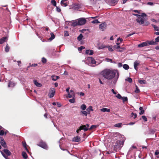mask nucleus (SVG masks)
Returning a JSON list of instances; mask_svg holds the SVG:
<instances>
[{
	"instance_id": "nucleus-1",
	"label": "nucleus",
	"mask_w": 159,
	"mask_h": 159,
	"mask_svg": "<svg viewBox=\"0 0 159 159\" xmlns=\"http://www.w3.org/2000/svg\"><path fill=\"white\" fill-rule=\"evenodd\" d=\"M101 75L105 79L111 80H112L113 84L115 85L119 76V73L117 70L109 69H105L100 73Z\"/></svg>"
},
{
	"instance_id": "nucleus-2",
	"label": "nucleus",
	"mask_w": 159,
	"mask_h": 159,
	"mask_svg": "<svg viewBox=\"0 0 159 159\" xmlns=\"http://www.w3.org/2000/svg\"><path fill=\"white\" fill-rule=\"evenodd\" d=\"M136 21L139 23L140 25L144 26H147L150 24V23L148 21L145 20V19H143V18H140L138 17L136 19Z\"/></svg>"
},
{
	"instance_id": "nucleus-3",
	"label": "nucleus",
	"mask_w": 159,
	"mask_h": 159,
	"mask_svg": "<svg viewBox=\"0 0 159 159\" xmlns=\"http://www.w3.org/2000/svg\"><path fill=\"white\" fill-rule=\"evenodd\" d=\"M124 141H117L114 145V148L115 150L117 149L118 148L121 147L124 144Z\"/></svg>"
},
{
	"instance_id": "nucleus-4",
	"label": "nucleus",
	"mask_w": 159,
	"mask_h": 159,
	"mask_svg": "<svg viewBox=\"0 0 159 159\" xmlns=\"http://www.w3.org/2000/svg\"><path fill=\"white\" fill-rule=\"evenodd\" d=\"M37 145L45 149H47L48 148V146L46 143L43 141H41L39 143L37 144Z\"/></svg>"
},
{
	"instance_id": "nucleus-5",
	"label": "nucleus",
	"mask_w": 159,
	"mask_h": 159,
	"mask_svg": "<svg viewBox=\"0 0 159 159\" xmlns=\"http://www.w3.org/2000/svg\"><path fill=\"white\" fill-rule=\"evenodd\" d=\"M79 25H81L85 24L86 22V20L84 18H81L78 20Z\"/></svg>"
},
{
	"instance_id": "nucleus-6",
	"label": "nucleus",
	"mask_w": 159,
	"mask_h": 159,
	"mask_svg": "<svg viewBox=\"0 0 159 159\" xmlns=\"http://www.w3.org/2000/svg\"><path fill=\"white\" fill-rule=\"evenodd\" d=\"M49 96L50 98L53 97L54 95L55 92V89L53 88H51L49 91Z\"/></svg>"
},
{
	"instance_id": "nucleus-7",
	"label": "nucleus",
	"mask_w": 159,
	"mask_h": 159,
	"mask_svg": "<svg viewBox=\"0 0 159 159\" xmlns=\"http://www.w3.org/2000/svg\"><path fill=\"white\" fill-rule=\"evenodd\" d=\"M0 143L2 146L4 148H6L7 147V146L6 143L2 137H0Z\"/></svg>"
},
{
	"instance_id": "nucleus-8",
	"label": "nucleus",
	"mask_w": 159,
	"mask_h": 159,
	"mask_svg": "<svg viewBox=\"0 0 159 159\" xmlns=\"http://www.w3.org/2000/svg\"><path fill=\"white\" fill-rule=\"evenodd\" d=\"M107 25V24L106 23H103L99 25V29L102 31H103L106 29Z\"/></svg>"
},
{
	"instance_id": "nucleus-9",
	"label": "nucleus",
	"mask_w": 159,
	"mask_h": 159,
	"mask_svg": "<svg viewBox=\"0 0 159 159\" xmlns=\"http://www.w3.org/2000/svg\"><path fill=\"white\" fill-rule=\"evenodd\" d=\"M82 129H83L84 131H86L88 130V128L85 125H83L79 127V128L77 130L76 132L77 133H78L79 131Z\"/></svg>"
},
{
	"instance_id": "nucleus-10",
	"label": "nucleus",
	"mask_w": 159,
	"mask_h": 159,
	"mask_svg": "<svg viewBox=\"0 0 159 159\" xmlns=\"http://www.w3.org/2000/svg\"><path fill=\"white\" fill-rule=\"evenodd\" d=\"M140 62L139 61H136L134 62V67L135 69L137 70H138L137 66H139Z\"/></svg>"
},
{
	"instance_id": "nucleus-11",
	"label": "nucleus",
	"mask_w": 159,
	"mask_h": 159,
	"mask_svg": "<svg viewBox=\"0 0 159 159\" xmlns=\"http://www.w3.org/2000/svg\"><path fill=\"white\" fill-rule=\"evenodd\" d=\"M148 43V45H153L157 44V41L155 40V41H153V40H148L147 42Z\"/></svg>"
},
{
	"instance_id": "nucleus-12",
	"label": "nucleus",
	"mask_w": 159,
	"mask_h": 159,
	"mask_svg": "<svg viewBox=\"0 0 159 159\" xmlns=\"http://www.w3.org/2000/svg\"><path fill=\"white\" fill-rule=\"evenodd\" d=\"M88 60L90 62H91L93 64H94L96 63V61L92 57H89L88 58Z\"/></svg>"
},
{
	"instance_id": "nucleus-13",
	"label": "nucleus",
	"mask_w": 159,
	"mask_h": 159,
	"mask_svg": "<svg viewBox=\"0 0 159 159\" xmlns=\"http://www.w3.org/2000/svg\"><path fill=\"white\" fill-rule=\"evenodd\" d=\"M148 45V43L147 42H143L138 45V47L139 48H142Z\"/></svg>"
},
{
	"instance_id": "nucleus-14",
	"label": "nucleus",
	"mask_w": 159,
	"mask_h": 159,
	"mask_svg": "<svg viewBox=\"0 0 159 159\" xmlns=\"http://www.w3.org/2000/svg\"><path fill=\"white\" fill-rule=\"evenodd\" d=\"M80 140V138L79 137L76 136V137H74L72 139V141L75 142H78Z\"/></svg>"
},
{
	"instance_id": "nucleus-15",
	"label": "nucleus",
	"mask_w": 159,
	"mask_h": 159,
	"mask_svg": "<svg viewBox=\"0 0 159 159\" xmlns=\"http://www.w3.org/2000/svg\"><path fill=\"white\" fill-rule=\"evenodd\" d=\"M78 23V21L77 20H75V21H73L72 22V25L73 26V27H75L78 25H79V24Z\"/></svg>"
},
{
	"instance_id": "nucleus-16",
	"label": "nucleus",
	"mask_w": 159,
	"mask_h": 159,
	"mask_svg": "<svg viewBox=\"0 0 159 159\" xmlns=\"http://www.w3.org/2000/svg\"><path fill=\"white\" fill-rule=\"evenodd\" d=\"M34 84L35 85H36L37 87H40L42 86V84H41L38 82L37 80H34Z\"/></svg>"
},
{
	"instance_id": "nucleus-17",
	"label": "nucleus",
	"mask_w": 159,
	"mask_h": 159,
	"mask_svg": "<svg viewBox=\"0 0 159 159\" xmlns=\"http://www.w3.org/2000/svg\"><path fill=\"white\" fill-rule=\"evenodd\" d=\"M101 111L103 112H110V109H107L106 108H104L102 109H101L100 110Z\"/></svg>"
},
{
	"instance_id": "nucleus-18",
	"label": "nucleus",
	"mask_w": 159,
	"mask_h": 159,
	"mask_svg": "<svg viewBox=\"0 0 159 159\" xmlns=\"http://www.w3.org/2000/svg\"><path fill=\"white\" fill-rule=\"evenodd\" d=\"M3 151L8 156H10L11 154V153L10 151L7 149H4L3 150Z\"/></svg>"
},
{
	"instance_id": "nucleus-19",
	"label": "nucleus",
	"mask_w": 159,
	"mask_h": 159,
	"mask_svg": "<svg viewBox=\"0 0 159 159\" xmlns=\"http://www.w3.org/2000/svg\"><path fill=\"white\" fill-rule=\"evenodd\" d=\"M87 111L88 112L89 114L90 113V111H93V109L92 107L91 106H90L89 107L86 109Z\"/></svg>"
},
{
	"instance_id": "nucleus-20",
	"label": "nucleus",
	"mask_w": 159,
	"mask_h": 159,
	"mask_svg": "<svg viewBox=\"0 0 159 159\" xmlns=\"http://www.w3.org/2000/svg\"><path fill=\"white\" fill-rule=\"evenodd\" d=\"M52 80L54 81H56L57 79L59 78V77L57 76L52 75L51 76Z\"/></svg>"
},
{
	"instance_id": "nucleus-21",
	"label": "nucleus",
	"mask_w": 159,
	"mask_h": 159,
	"mask_svg": "<svg viewBox=\"0 0 159 159\" xmlns=\"http://www.w3.org/2000/svg\"><path fill=\"white\" fill-rule=\"evenodd\" d=\"M51 37L48 40H52L55 38V35L52 32L50 33Z\"/></svg>"
},
{
	"instance_id": "nucleus-22",
	"label": "nucleus",
	"mask_w": 159,
	"mask_h": 159,
	"mask_svg": "<svg viewBox=\"0 0 159 159\" xmlns=\"http://www.w3.org/2000/svg\"><path fill=\"white\" fill-rule=\"evenodd\" d=\"M15 85V84L12 82H10L8 84V87H13Z\"/></svg>"
},
{
	"instance_id": "nucleus-23",
	"label": "nucleus",
	"mask_w": 159,
	"mask_h": 159,
	"mask_svg": "<svg viewBox=\"0 0 159 159\" xmlns=\"http://www.w3.org/2000/svg\"><path fill=\"white\" fill-rule=\"evenodd\" d=\"M22 156L25 159H27V154H26V153L25 152H22Z\"/></svg>"
},
{
	"instance_id": "nucleus-24",
	"label": "nucleus",
	"mask_w": 159,
	"mask_h": 159,
	"mask_svg": "<svg viewBox=\"0 0 159 159\" xmlns=\"http://www.w3.org/2000/svg\"><path fill=\"white\" fill-rule=\"evenodd\" d=\"M152 25L154 28L155 30L156 31H159V27H157L153 24H152Z\"/></svg>"
},
{
	"instance_id": "nucleus-25",
	"label": "nucleus",
	"mask_w": 159,
	"mask_h": 159,
	"mask_svg": "<svg viewBox=\"0 0 159 159\" xmlns=\"http://www.w3.org/2000/svg\"><path fill=\"white\" fill-rule=\"evenodd\" d=\"M139 110L140 111V112L139 113V114H143L144 112V111L143 109V107H140L139 108Z\"/></svg>"
},
{
	"instance_id": "nucleus-26",
	"label": "nucleus",
	"mask_w": 159,
	"mask_h": 159,
	"mask_svg": "<svg viewBox=\"0 0 159 159\" xmlns=\"http://www.w3.org/2000/svg\"><path fill=\"white\" fill-rule=\"evenodd\" d=\"M52 4L54 6H56L57 3L55 0H52L51 1Z\"/></svg>"
},
{
	"instance_id": "nucleus-27",
	"label": "nucleus",
	"mask_w": 159,
	"mask_h": 159,
	"mask_svg": "<svg viewBox=\"0 0 159 159\" xmlns=\"http://www.w3.org/2000/svg\"><path fill=\"white\" fill-rule=\"evenodd\" d=\"M139 82L141 84H145L146 83V81L144 80H139Z\"/></svg>"
},
{
	"instance_id": "nucleus-28",
	"label": "nucleus",
	"mask_w": 159,
	"mask_h": 159,
	"mask_svg": "<svg viewBox=\"0 0 159 159\" xmlns=\"http://www.w3.org/2000/svg\"><path fill=\"white\" fill-rule=\"evenodd\" d=\"M70 93L73 96V98H75V94L74 92V91L72 90H70Z\"/></svg>"
},
{
	"instance_id": "nucleus-29",
	"label": "nucleus",
	"mask_w": 159,
	"mask_h": 159,
	"mask_svg": "<svg viewBox=\"0 0 159 159\" xmlns=\"http://www.w3.org/2000/svg\"><path fill=\"white\" fill-rule=\"evenodd\" d=\"M86 108V106L85 104H82L80 107V108L83 110H85Z\"/></svg>"
},
{
	"instance_id": "nucleus-30",
	"label": "nucleus",
	"mask_w": 159,
	"mask_h": 159,
	"mask_svg": "<svg viewBox=\"0 0 159 159\" xmlns=\"http://www.w3.org/2000/svg\"><path fill=\"white\" fill-rule=\"evenodd\" d=\"M123 68L125 70H128L129 68V66L128 65L125 64L123 65Z\"/></svg>"
},
{
	"instance_id": "nucleus-31",
	"label": "nucleus",
	"mask_w": 159,
	"mask_h": 159,
	"mask_svg": "<svg viewBox=\"0 0 159 159\" xmlns=\"http://www.w3.org/2000/svg\"><path fill=\"white\" fill-rule=\"evenodd\" d=\"M147 16V15L144 13H142L141 15H140V17H139V18H143V19H144V17H145Z\"/></svg>"
},
{
	"instance_id": "nucleus-32",
	"label": "nucleus",
	"mask_w": 159,
	"mask_h": 159,
	"mask_svg": "<svg viewBox=\"0 0 159 159\" xmlns=\"http://www.w3.org/2000/svg\"><path fill=\"white\" fill-rule=\"evenodd\" d=\"M81 113L85 116H87V114H88V112L87 111H81Z\"/></svg>"
},
{
	"instance_id": "nucleus-33",
	"label": "nucleus",
	"mask_w": 159,
	"mask_h": 159,
	"mask_svg": "<svg viewBox=\"0 0 159 159\" xmlns=\"http://www.w3.org/2000/svg\"><path fill=\"white\" fill-rule=\"evenodd\" d=\"M122 100L123 102H125L127 101L128 99L127 97H122V98L121 99Z\"/></svg>"
},
{
	"instance_id": "nucleus-34",
	"label": "nucleus",
	"mask_w": 159,
	"mask_h": 159,
	"mask_svg": "<svg viewBox=\"0 0 159 159\" xmlns=\"http://www.w3.org/2000/svg\"><path fill=\"white\" fill-rule=\"evenodd\" d=\"M83 37V35L82 34H80L77 37V40H82Z\"/></svg>"
},
{
	"instance_id": "nucleus-35",
	"label": "nucleus",
	"mask_w": 159,
	"mask_h": 159,
	"mask_svg": "<svg viewBox=\"0 0 159 159\" xmlns=\"http://www.w3.org/2000/svg\"><path fill=\"white\" fill-rule=\"evenodd\" d=\"M74 98H73L72 99H70L69 100V102L71 103H75V101Z\"/></svg>"
},
{
	"instance_id": "nucleus-36",
	"label": "nucleus",
	"mask_w": 159,
	"mask_h": 159,
	"mask_svg": "<svg viewBox=\"0 0 159 159\" xmlns=\"http://www.w3.org/2000/svg\"><path fill=\"white\" fill-rule=\"evenodd\" d=\"M118 0H111V2L112 4H116Z\"/></svg>"
},
{
	"instance_id": "nucleus-37",
	"label": "nucleus",
	"mask_w": 159,
	"mask_h": 159,
	"mask_svg": "<svg viewBox=\"0 0 159 159\" xmlns=\"http://www.w3.org/2000/svg\"><path fill=\"white\" fill-rule=\"evenodd\" d=\"M9 47L8 44H7V45L6 46V48H5V51L6 52H9Z\"/></svg>"
},
{
	"instance_id": "nucleus-38",
	"label": "nucleus",
	"mask_w": 159,
	"mask_h": 159,
	"mask_svg": "<svg viewBox=\"0 0 159 159\" xmlns=\"http://www.w3.org/2000/svg\"><path fill=\"white\" fill-rule=\"evenodd\" d=\"M155 131L153 129H150L149 130V133L150 134H153Z\"/></svg>"
},
{
	"instance_id": "nucleus-39",
	"label": "nucleus",
	"mask_w": 159,
	"mask_h": 159,
	"mask_svg": "<svg viewBox=\"0 0 159 159\" xmlns=\"http://www.w3.org/2000/svg\"><path fill=\"white\" fill-rule=\"evenodd\" d=\"M137 114H134L133 112H132L131 114V116L133 117L134 119H135L137 117Z\"/></svg>"
},
{
	"instance_id": "nucleus-40",
	"label": "nucleus",
	"mask_w": 159,
	"mask_h": 159,
	"mask_svg": "<svg viewBox=\"0 0 159 159\" xmlns=\"http://www.w3.org/2000/svg\"><path fill=\"white\" fill-rule=\"evenodd\" d=\"M92 23L93 24L99 23L100 22L98 20H95L92 21Z\"/></svg>"
},
{
	"instance_id": "nucleus-41",
	"label": "nucleus",
	"mask_w": 159,
	"mask_h": 159,
	"mask_svg": "<svg viewBox=\"0 0 159 159\" xmlns=\"http://www.w3.org/2000/svg\"><path fill=\"white\" fill-rule=\"evenodd\" d=\"M136 90H135V92L136 93H138L140 92L139 89L138 87L136 85Z\"/></svg>"
},
{
	"instance_id": "nucleus-42",
	"label": "nucleus",
	"mask_w": 159,
	"mask_h": 159,
	"mask_svg": "<svg viewBox=\"0 0 159 159\" xmlns=\"http://www.w3.org/2000/svg\"><path fill=\"white\" fill-rule=\"evenodd\" d=\"M122 124L121 123H119L117 124H115L114 125V126L117 127H120L121 126Z\"/></svg>"
},
{
	"instance_id": "nucleus-43",
	"label": "nucleus",
	"mask_w": 159,
	"mask_h": 159,
	"mask_svg": "<svg viewBox=\"0 0 159 159\" xmlns=\"http://www.w3.org/2000/svg\"><path fill=\"white\" fill-rule=\"evenodd\" d=\"M119 44H120V43H116V44H117V45H115L114 46V47L116 48L117 49H118L119 48H120V46H119Z\"/></svg>"
},
{
	"instance_id": "nucleus-44",
	"label": "nucleus",
	"mask_w": 159,
	"mask_h": 159,
	"mask_svg": "<svg viewBox=\"0 0 159 159\" xmlns=\"http://www.w3.org/2000/svg\"><path fill=\"white\" fill-rule=\"evenodd\" d=\"M98 126V125H92L90 128L89 129H93L95 128Z\"/></svg>"
},
{
	"instance_id": "nucleus-45",
	"label": "nucleus",
	"mask_w": 159,
	"mask_h": 159,
	"mask_svg": "<svg viewBox=\"0 0 159 159\" xmlns=\"http://www.w3.org/2000/svg\"><path fill=\"white\" fill-rule=\"evenodd\" d=\"M126 80L129 83H131L132 82V80L131 78H128Z\"/></svg>"
},
{
	"instance_id": "nucleus-46",
	"label": "nucleus",
	"mask_w": 159,
	"mask_h": 159,
	"mask_svg": "<svg viewBox=\"0 0 159 159\" xmlns=\"http://www.w3.org/2000/svg\"><path fill=\"white\" fill-rule=\"evenodd\" d=\"M23 146L25 148V150L27 151V152H29V151L26 147V143H24L23 144Z\"/></svg>"
},
{
	"instance_id": "nucleus-47",
	"label": "nucleus",
	"mask_w": 159,
	"mask_h": 159,
	"mask_svg": "<svg viewBox=\"0 0 159 159\" xmlns=\"http://www.w3.org/2000/svg\"><path fill=\"white\" fill-rule=\"evenodd\" d=\"M155 155H157V157L158 158L159 157V152L158 151H156L155 153Z\"/></svg>"
},
{
	"instance_id": "nucleus-48",
	"label": "nucleus",
	"mask_w": 159,
	"mask_h": 159,
	"mask_svg": "<svg viewBox=\"0 0 159 159\" xmlns=\"http://www.w3.org/2000/svg\"><path fill=\"white\" fill-rule=\"evenodd\" d=\"M116 97L119 99H121L122 97L120 94H118L116 96Z\"/></svg>"
},
{
	"instance_id": "nucleus-49",
	"label": "nucleus",
	"mask_w": 159,
	"mask_h": 159,
	"mask_svg": "<svg viewBox=\"0 0 159 159\" xmlns=\"http://www.w3.org/2000/svg\"><path fill=\"white\" fill-rule=\"evenodd\" d=\"M142 117L145 121H146L147 120V119L145 116H143Z\"/></svg>"
},
{
	"instance_id": "nucleus-50",
	"label": "nucleus",
	"mask_w": 159,
	"mask_h": 159,
	"mask_svg": "<svg viewBox=\"0 0 159 159\" xmlns=\"http://www.w3.org/2000/svg\"><path fill=\"white\" fill-rule=\"evenodd\" d=\"M42 61L43 63H45L46 62L47 60H46V59H45V58L43 57L42 58Z\"/></svg>"
},
{
	"instance_id": "nucleus-51",
	"label": "nucleus",
	"mask_w": 159,
	"mask_h": 159,
	"mask_svg": "<svg viewBox=\"0 0 159 159\" xmlns=\"http://www.w3.org/2000/svg\"><path fill=\"white\" fill-rule=\"evenodd\" d=\"M151 20L153 22H156V23L158 22L159 21V20H155L154 19H151Z\"/></svg>"
},
{
	"instance_id": "nucleus-52",
	"label": "nucleus",
	"mask_w": 159,
	"mask_h": 159,
	"mask_svg": "<svg viewBox=\"0 0 159 159\" xmlns=\"http://www.w3.org/2000/svg\"><path fill=\"white\" fill-rule=\"evenodd\" d=\"M8 38V36H6L3 37L1 39H0V40H6Z\"/></svg>"
},
{
	"instance_id": "nucleus-53",
	"label": "nucleus",
	"mask_w": 159,
	"mask_h": 159,
	"mask_svg": "<svg viewBox=\"0 0 159 159\" xmlns=\"http://www.w3.org/2000/svg\"><path fill=\"white\" fill-rule=\"evenodd\" d=\"M85 47L84 46H82L78 48V50L80 51H81L83 49H84Z\"/></svg>"
},
{
	"instance_id": "nucleus-54",
	"label": "nucleus",
	"mask_w": 159,
	"mask_h": 159,
	"mask_svg": "<svg viewBox=\"0 0 159 159\" xmlns=\"http://www.w3.org/2000/svg\"><path fill=\"white\" fill-rule=\"evenodd\" d=\"M105 47V46L104 45H102L98 47V48L99 49H102L103 48Z\"/></svg>"
},
{
	"instance_id": "nucleus-55",
	"label": "nucleus",
	"mask_w": 159,
	"mask_h": 159,
	"mask_svg": "<svg viewBox=\"0 0 159 159\" xmlns=\"http://www.w3.org/2000/svg\"><path fill=\"white\" fill-rule=\"evenodd\" d=\"M108 50L110 52H112L113 51V49L112 48L111 46H109L108 47Z\"/></svg>"
},
{
	"instance_id": "nucleus-56",
	"label": "nucleus",
	"mask_w": 159,
	"mask_h": 159,
	"mask_svg": "<svg viewBox=\"0 0 159 159\" xmlns=\"http://www.w3.org/2000/svg\"><path fill=\"white\" fill-rule=\"evenodd\" d=\"M61 5L62 6H64L65 7L67 6V4L66 3L63 2L62 4H61Z\"/></svg>"
},
{
	"instance_id": "nucleus-57",
	"label": "nucleus",
	"mask_w": 159,
	"mask_h": 159,
	"mask_svg": "<svg viewBox=\"0 0 159 159\" xmlns=\"http://www.w3.org/2000/svg\"><path fill=\"white\" fill-rule=\"evenodd\" d=\"M68 95L69 98H73V96L70 93H68Z\"/></svg>"
},
{
	"instance_id": "nucleus-58",
	"label": "nucleus",
	"mask_w": 159,
	"mask_h": 159,
	"mask_svg": "<svg viewBox=\"0 0 159 159\" xmlns=\"http://www.w3.org/2000/svg\"><path fill=\"white\" fill-rule=\"evenodd\" d=\"M4 134V131L2 130H1L0 131V135H3Z\"/></svg>"
},
{
	"instance_id": "nucleus-59",
	"label": "nucleus",
	"mask_w": 159,
	"mask_h": 159,
	"mask_svg": "<svg viewBox=\"0 0 159 159\" xmlns=\"http://www.w3.org/2000/svg\"><path fill=\"white\" fill-rule=\"evenodd\" d=\"M77 94H80L81 96H84V94L82 92L78 93Z\"/></svg>"
},
{
	"instance_id": "nucleus-60",
	"label": "nucleus",
	"mask_w": 159,
	"mask_h": 159,
	"mask_svg": "<svg viewBox=\"0 0 159 159\" xmlns=\"http://www.w3.org/2000/svg\"><path fill=\"white\" fill-rule=\"evenodd\" d=\"M65 36H68L69 35L67 31H65V34H64Z\"/></svg>"
},
{
	"instance_id": "nucleus-61",
	"label": "nucleus",
	"mask_w": 159,
	"mask_h": 159,
	"mask_svg": "<svg viewBox=\"0 0 159 159\" xmlns=\"http://www.w3.org/2000/svg\"><path fill=\"white\" fill-rule=\"evenodd\" d=\"M148 5H149L150 6H152L153 5V3L152 2H148L147 4Z\"/></svg>"
},
{
	"instance_id": "nucleus-62",
	"label": "nucleus",
	"mask_w": 159,
	"mask_h": 159,
	"mask_svg": "<svg viewBox=\"0 0 159 159\" xmlns=\"http://www.w3.org/2000/svg\"><path fill=\"white\" fill-rule=\"evenodd\" d=\"M57 11L58 12H60L61 11V9L58 7H56Z\"/></svg>"
},
{
	"instance_id": "nucleus-63",
	"label": "nucleus",
	"mask_w": 159,
	"mask_h": 159,
	"mask_svg": "<svg viewBox=\"0 0 159 159\" xmlns=\"http://www.w3.org/2000/svg\"><path fill=\"white\" fill-rule=\"evenodd\" d=\"M135 33H132L131 34H129L128 35H127L126 36V38H127V37H128L129 36H131V35L134 34Z\"/></svg>"
},
{
	"instance_id": "nucleus-64",
	"label": "nucleus",
	"mask_w": 159,
	"mask_h": 159,
	"mask_svg": "<svg viewBox=\"0 0 159 159\" xmlns=\"http://www.w3.org/2000/svg\"><path fill=\"white\" fill-rule=\"evenodd\" d=\"M118 66L119 67H120L122 66V64L121 63H119L118 64Z\"/></svg>"
}]
</instances>
